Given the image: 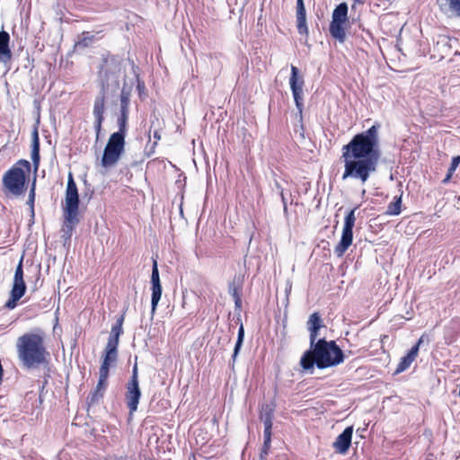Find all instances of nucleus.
I'll use <instances>...</instances> for the list:
<instances>
[{
    "label": "nucleus",
    "instance_id": "f257e3e1",
    "mask_svg": "<svg viewBox=\"0 0 460 460\" xmlns=\"http://www.w3.org/2000/svg\"><path fill=\"white\" fill-rule=\"evenodd\" d=\"M379 128V124H374L367 130L355 135L347 145L342 146L341 159L344 163V172L341 179L343 181L358 180L364 184L370 175L376 172L381 157Z\"/></svg>",
    "mask_w": 460,
    "mask_h": 460
},
{
    "label": "nucleus",
    "instance_id": "f03ea898",
    "mask_svg": "<svg viewBox=\"0 0 460 460\" xmlns=\"http://www.w3.org/2000/svg\"><path fill=\"white\" fill-rule=\"evenodd\" d=\"M120 63L115 57H108L103 58L101 66L99 76L102 88L98 95L95 97L93 108V116L94 119L93 128L96 134V141L99 140L102 123L105 119L104 114L106 111V95L110 90H116L119 86Z\"/></svg>",
    "mask_w": 460,
    "mask_h": 460
},
{
    "label": "nucleus",
    "instance_id": "7ed1b4c3",
    "mask_svg": "<svg viewBox=\"0 0 460 460\" xmlns=\"http://www.w3.org/2000/svg\"><path fill=\"white\" fill-rule=\"evenodd\" d=\"M344 361V354L334 341H327L319 339L310 345V349L304 352L300 359V366L305 371L314 370V365L320 368L337 366Z\"/></svg>",
    "mask_w": 460,
    "mask_h": 460
},
{
    "label": "nucleus",
    "instance_id": "20e7f679",
    "mask_svg": "<svg viewBox=\"0 0 460 460\" xmlns=\"http://www.w3.org/2000/svg\"><path fill=\"white\" fill-rule=\"evenodd\" d=\"M18 358L27 368L36 367L46 361L48 352L41 332H26L16 341Z\"/></svg>",
    "mask_w": 460,
    "mask_h": 460
},
{
    "label": "nucleus",
    "instance_id": "39448f33",
    "mask_svg": "<svg viewBox=\"0 0 460 460\" xmlns=\"http://www.w3.org/2000/svg\"><path fill=\"white\" fill-rule=\"evenodd\" d=\"M79 193L76 183L72 172L68 173L67 184L65 194L64 226L63 232L66 239H69L73 234L75 226L79 223Z\"/></svg>",
    "mask_w": 460,
    "mask_h": 460
},
{
    "label": "nucleus",
    "instance_id": "423d86ee",
    "mask_svg": "<svg viewBox=\"0 0 460 460\" xmlns=\"http://www.w3.org/2000/svg\"><path fill=\"white\" fill-rule=\"evenodd\" d=\"M25 172H31V164L21 159L4 174L3 184L12 194L22 193L26 181Z\"/></svg>",
    "mask_w": 460,
    "mask_h": 460
},
{
    "label": "nucleus",
    "instance_id": "0eeeda50",
    "mask_svg": "<svg viewBox=\"0 0 460 460\" xmlns=\"http://www.w3.org/2000/svg\"><path fill=\"white\" fill-rule=\"evenodd\" d=\"M126 135L127 132L118 130L110 136L102 157L103 167H112L119 162L125 150Z\"/></svg>",
    "mask_w": 460,
    "mask_h": 460
},
{
    "label": "nucleus",
    "instance_id": "6e6552de",
    "mask_svg": "<svg viewBox=\"0 0 460 460\" xmlns=\"http://www.w3.org/2000/svg\"><path fill=\"white\" fill-rule=\"evenodd\" d=\"M348 22V5L346 3L338 4L332 12L329 26L331 36L340 43L346 40L345 25Z\"/></svg>",
    "mask_w": 460,
    "mask_h": 460
},
{
    "label": "nucleus",
    "instance_id": "1a4fd4ad",
    "mask_svg": "<svg viewBox=\"0 0 460 460\" xmlns=\"http://www.w3.org/2000/svg\"><path fill=\"white\" fill-rule=\"evenodd\" d=\"M23 257L21 258L14 272L13 287L10 292V297L5 303V307L13 309L17 305V302L24 296L26 291V284L23 279Z\"/></svg>",
    "mask_w": 460,
    "mask_h": 460
},
{
    "label": "nucleus",
    "instance_id": "9d476101",
    "mask_svg": "<svg viewBox=\"0 0 460 460\" xmlns=\"http://www.w3.org/2000/svg\"><path fill=\"white\" fill-rule=\"evenodd\" d=\"M357 208H352L345 217L341 238L334 248V253L341 257L348 248L351 245L353 240V227L355 226Z\"/></svg>",
    "mask_w": 460,
    "mask_h": 460
},
{
    "label": "nucleus",
    "instance_id": "9b49d317",
    "mask_svg": "<svg viewBox=\"0 0 460 460\" xmlns=\"http://www.w3.org/2000/svg\"><path fill=\"white\" fill-rule=\"evenodd\" d=\"M304 79L303 77L298 76V69L295 66H291V75L289 78V84L293 93L294 101L296 106L301 114L304 108L303 103V86H304Z\"/></svg>",
    "mask_w": 460,
    "mask_h": 460
},
{
    "label": "nucleus",
    "instance_id": "f8f14e48",
    "mask_svg": "<svg viewBox=\"0 0 460 460\" xmlns=\"http://www.w3.org/2000/svg\"><path fill=\"white\" fill-rule=\"evenodd\" d=\"M130 90L125 86L122 88L119 96V111L117 118L119 130L128 131V120L129 115Z\"/></svg>",
    "mask_w": 460,
    "mask_h": 460
},
{
    "label": "nucleus",
    "instance_id": "ddd939ff",
    "mask_svg": "<svg viewBox=\"0 0 460 460\" xmlns=\"http://www.w3.org/2000/svg\"><path fill=\"white\" fill-rule=\"evenodd\" d=\"M151 284H152V296H151V309L154 314L156 310L157 305L162 296V286L159 277V270L156 260H153L152 274H151Z\"/></svg>",
    "mask_w": 460,
    "mask_h": 460
},
{
    "label": "nucleus",
    "instance_id": "4468645a",
    "mask_svg": "<svg viewBox=\"0 0 460 460\" xmlns=\"http://www.w3.org/2000/svg\"><path fill=\"white\" fill-rule=\"evenodd\" d=\"M125 399L129 414L132 415L137 410L141 397L139 384L128 383L126 385Z\"/></svg>",
    "mask_w": 460,
    "mask_h": 460
},
{
    "label": "nucleus",
    "instance_id": "2eb2a0df",
    "mask_svg": "<svg viewBox=\"0 0 460 460\" xmlns=\"http://www.w3.org/2000/svg\"><path fill=\"white\" fill-rule=\"evenodd\" d=\"M118 360V347L113 345L106 344L104 349V355L99 372L108 374L110 373V367L115 366Z\"/></svg>",
    "mask_w": 460,
    "mask_h": 460
},
{
    "label": "nucleus",
    "instance_id": "dca6fc26",
    "mask_svg": "<svg viewBox=\"0 0 460 460\" xmlns=\"http://www.w3.org/2000/svg\"><path fill=\"white\" fill-rule=\"evenodd\" d=\"M353 434V427H347L333 442V447L337 453L345 454L348 452Z\"/></svg>",
    "mask_w": 460,
    "mask_h": 460
},
{
    "label": "nucleus",
    "instance_id": "f3484780",
    "mask_svg": "<svg viewBox=\"0 0 460 460\" xmlns=\"http://www.w3.org/2000/svg\"><path fill=\"white\" fill-rule=\"evenodd\" d=\"M150 122L151 125L148 130V143L146 146V151L149 156L155 153L158 141L161 139L159 129L155 128V123L158 122L157 117L153 115Z\"/></svg>",
    "mask_w": 460,
    "mask_h": 460
},
{
    "label": "nucleus",
    "instance_id": "a211bd4d",
    "mask_svg": "<svg viewBox=\"0 0 460 460\" xmlns=\"http://www.w3.org/2000/svg\"><path fill=\"white\" fill-rule=\"evenodd\" d=\"M307 330L310 333V345H314V342L317 341L316 339L319 335V331L324 325L319 313H313L306 323Z\"/></svg>",
    "mask_w": 460,
    "mask_h": 460
},
{
    "label": "nucleus",
    "instance_id": "6ab92c4d",
    "mask_svg": "<svg viewBox=\"0 0 460 460\" xmlns=\"http://www.w3.org/2000/svg\"><path fill=\"white\" fill-rule=\"evenodd\" d=\"M296 28L301 35H308V27L306 22V11L304 0H296Z\"/></svg>",
    "mask_w": 460,
    "mask_h": 460
},
{
    "label": "nucleus",
    "instance_id": "aec40b11",
    "mask_svg": "<svg viewBox=\"0 0 460 460\" xmlns=\"http://www.w3.org/2000/svg\"><path fill=\"white\" fill-rule=\"evenodd\" d=\"M422 342V338H420L418 342L411 347L409 352L402 358L399 362L395 373H402L410 367L411 363L415 360L416 357L419 353L420 345Z\"/></svg>",
    "mask_w": 460,
    "mask_h": 460
},
{
    "label": "nucleus",
    "instance_id": "412c9836",
    "mask_svg": "<svg viewBox=\"0 0 460 460\" xmlns=\"http://www.w3.org/2000/svg\"><path fill=\"white\" fill-rule=\"evenodd\" d=\"M10 35L5 31H0V63H8L12 59V51L9 47Z\"/></svg>",
    "mask_w": 460,
    "mask_h": 460
},
{
    "label": "nucleus",
    "instance_id": "4be33fe9",
    "mask_svg": "<svg viewBox=\"0 0 460 460\" xmlns=\"http://www.w3.org/2000/svg\"><path fill=\"white\" fill-rule=\"evenodd\" d=\"M125 319V312L117 318L116 323L112 325L107 344L119 346V336L123 333V323Z\"/></svg>",
    "mask_w": 460,
    "mask_h": 460
},
{
    "label": "nucleus",
    "instance_id": "5701e85b",
    "mask_svg": "<svg viewBox=\"0 0 460 460\" xmlns=\"http://www.w3.org/2000/svg\"><path fill=\"white\" fill-rule=\"evenodd\" d=\"M274 405L264 404L261 407L260 419L263 422L264 431L271 432L273 425Z\"/></svg>",
    "mask_w": 460,
    "mask_h": 460
},
{
    "label": "nucleus",
    "instance_id": "b1692460",
    "mask_svg": "<svg viewBox=\"0 0 460 460\" xmlns=\"http://www.w3.org/2000/svg\"><path fill=\"white\" fill-rule=\"evenodd\" d=\"M229 294L234 300L235 307L242 306L241 292L243 288V279L240 276H235L232 283L229 284Z\"/></svg>",
    "mask_w": 460,
    "mask_h": 460
},
{
    "label": "nucleus",
    "instance_id": "393cba45",
    "mask_svg": "<svg viewBox=\"0 0 460 460\" xmlns=\"http://www.w3.org/2000/svg\"><path fill=\"white\" fill-rule=\"evenodd\" d=\"M32 142H31V160L34 167V172H37L40 166V138L38 129L34 128L32 132Z\"/></svg>",
    "mask_w": 460,
    "mask_h": 460
},
{
    "label": "nucleus",
    "instance_id": "a878e982",
    "mask_svg": "<svg viewBox=\"0 0 460 460\" xmlns=\"http://www.w3.org/2000/svg\"><path fill=\"white\" fill-rule=\"evenodd\" d=\"M402 196H396L394 199V201H392L386 209L385 214L388 216H397L402 211Z\"/></svg>",
    "mask_w": 460,
    "mask_h": 460
},
{
    "label": "nucleus",
    "instance_id": "bb28decb",
    "mask_svg": "<svg viewBox=\"0 0 460 460\" xmlns=\"http://www.w3.org/2000/svg\"><path fill=\"white\" fill-rule=\"evenodd\" d=\"M264 441L262 447L261 449L260 460H266V457L269 454L270 444H271V432L264 431L263 432Z\"/></svg>",
    "mask_w": 460,
    "mask_h": 460
},
{
    "label": "nucleus",
    "instance_id": "cd10ccee",
    "mask_svg": "<svg viewBox=\"0 0 460 460\" xmlns=\"http://www.w3.org/2000/svg\"><path fill=\"white\" fill-rule=\"evenodd\" d=\"M460 164V156L456 155L452 158L451 164L448 168L446 177L443 179L442 183L447 184L450 181L455 171Z\"/></svg>",
    "mask_w": 460,
    "mask_h": 460
},
{
    "label": "nucleus",
    "instance_id": "c85d7f7f",
    "mask_svg": "<svg viewBox=\"0 0 460 460\" xmlns=\"http://www.w3.org/2000/svg\"><path fill=\"white\" fill-rule=\"evenodd\" d=\"M243 338H244V330H243V324H241L239 330H238V335H237V341H236V343H235V346H234V353H233V360L234 361L240 349H241V347L243 345Z\"/></svg>",
    "mask_w": 460,
    "mask_h": 460
},
{
    "label": "nucleus",
    "instance_id": "c756f323",
    "mask_svg": "<svg viewBox=\"0 0 460 460\" xmlns=\"http://www.w3.org/2000/svg\"><path fill=\"white\" fill-rule=\"evenodd\" d=\"M94 40V35L88 31H84L81 34L79 40L76 42L77 47H88Z\"/></svg>",
    "mask_w": 460,
    "mask_h": 460
},
{
    "label": "nucleus",
    "instance_id": "7c9ffc66",
    "mask_svg": "<svg viewBox=\"0 0 460 460\" xmlns=\"http://www.w3.org/2000/svg\"><path fill=\"white\" fill-rule=\"evenodd\" d=\"M108 374L99 372V380L95 388L103 394L108 386Z\"/></svg>",
    "mask_w": 460,
    "mask_h": 460
},
{
    "label": "nucleus",
    "instance_id": "2f4dec72",
    "mask_svg": "<svg viewBox=\"0 0 460 460\" xmlns=\"http://www.w3.org/2000/svg\"><path fill=\"white\" fill-rule=\"evenodd\" d=\"M104 394L101 391L97 390L96 388L90 393V394L87 397V402L89 404H96L100 402V400L103 397Z\"/></svg>",
    "mask_w": 460,
    "mask_h": 460
},
{
    "label": "nucleus",
    "instance_id": "473e14b6",
    "mask_svg": "<svg viewBox=\"0 0 460 460\" xmlns=\"http://www.w3.org/2000/svg\"><path fill=\"white\" fill-rule=\"evenodd\" d=\"M448 10L456 16L460 17V0H447Z\"/></svg>",
    "mask_w": 460,
    "mask_h": 460
},
{
    "label": "nucleus",
    "instance_id": "72a5a7b5",
    "mask_svg": "<svg viewBox=\"0 0 460 460\" xmlns=\"http://www.w3.org/2000/svg\"><path fill=\"white\" fill-rule=\"evenodd\" d=\"M35 185H36V177H34L31 188L30 190L27 204L31 208V213H34V200H35Z\"/></svg>",
    "mask_w": 460,
    "mask_h": 460
},
{
    "label": "nucleus",
    "instance_id": "f704fd0d",
    "mask_svg": "<svg viewBox=\"0 0 460 460\" xmlns=\"http://www.w3.org/2000/svg\"><path fill=\"white\" fill-rule=\"evenodd\" d=\"M128 383L139 384L137 364L134 366V367L132 369V375H131L130 380Z\"/></svg>",
    "mask_w": 460,
    "mask_h": 460
},
{
    "label": "nucleus",
    "instance_id": "c9c22d12",
    "mask_svg": "<svg viewBox=\"0 0 460 460\" xmlns=\"http://www.w3.org/2000/svg\"><path fill=\"white\" fill-rule=\"evenodd\" d=\"M137 89L138 91V94L141 96L142 93H144L145 92V83L139 79H137Z\"/></svg>",
    "mask_w": 460,
    "mask_h": 460
},
{
    "label": "nucleus",
    "instance_id": "e433bc0d",
    "mask_svg": "<svg viewBox=\"0 0 460 460\" xmlns=\"http://www.w3.org/2000/svg\"><path fill=\"white\" fill-rule=\"evenodd\" d=\"M279 197L281 199L282 205L285 206V204L288 205V199L285 196L284 190L280 189Z\"/></svg>",
    "mask_w": 460,
    "mask_h": 460
},
{
    "label": "nucleus",
    "instance_id": "4c0bfd02",
    "mask_svg": "<svg viewBox=\"0 0 460 460\" xmlns=\"http://www.w3.org/2000/svg\"><path fill=\"white\" fill-rule=\"evenodd\" d=\"M283 213H284L285 217L288 219V208L287 204H285V206H283Z\"/></svg>",
    "mask_w": 460,
    "mask_h": 460
},
{
    "label": "nucleus",
    "instance_id": "58836bf2",
    "mask_svg": "<svg viewBox=\"0 0 460 460\" xmlns=\"http://www.w3.org/2000/svg\"><path fill=\"white\" fill-rule=\"evenodd\" d=\"M274 185H275V188L277 189L278 192L279 193L280 189H283V188L280 186L279 182L277 180H275Z\"/></svg>",
    "mask_w": 460,
    "mask_h": 460
},
{
    "label": "nucleus",
    "instance_id": "ea45409f",
    "mask_svg": "<svg viewBox=\"0 0 460 460\" xmlns=\"http://www.w3.org/2000/svg\"><path fill=\"white\" fill-rule=\"evenodd\" d=\"M291 290V285H289L287 288H286V292L288 293L290 292Z\"/></svg>",
    "mask_w": 460,
    "mask_h": 460
},
{
    "label": "nucleus",
    "instance_id": "a19ab883",
    "mask_svg": "<svg viewBox=\"0 0 460 460\" xmlns=\"http://www.w3.org/2000/svg\"><path fill=\"white\" fill-rule=\"evenodd\" d=\"M37 275H38V278L40 276V270H37Z\"/></svg>",
    "mask_w": 460,
    "mask_h": 460
}]
</instances>
